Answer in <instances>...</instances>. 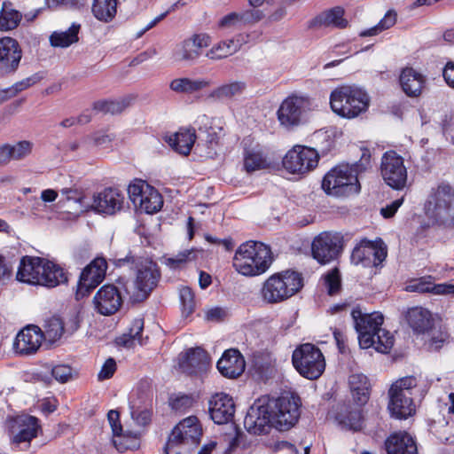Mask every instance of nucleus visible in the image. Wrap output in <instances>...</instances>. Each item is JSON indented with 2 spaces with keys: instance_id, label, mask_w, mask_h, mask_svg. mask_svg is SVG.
<instances>
[{
  "instance_id": "nucleus-1",
  "label": "nucleus",
  "mask_w": 454,
  "mask_h": 454,
  "mask_svg": "<svg viewBox=\"0 0 454 454\" xmlns=\"http://www.w3.org/2000/svg\"><path fill=\"white\" fill-rule=\"evenodd\" d=\"M300 397L285 392L278 398L264 395L250 406L244 419V427L253 434H264L271 427L279 431L292 428L300 418Z\"/></svg>"
},
{
  "instance_id": "nucleus-2",
  "label": "nucleus",
  "mask_w": 454,
  "mask_h": 454,
  "mask_svg": "<svg viewBox=\"0 0 454 454\" xmlns=\"http://www.w3.org/2000/svg\"><path fill=\"white\" fill-rule=\"evenodd\" d=\"M116 267L129 266L135 270L136 278L132 290L128 286V282L123 279L118 280L121 284L124 293L129 296L132 302H142L145 301L152 292L157 287L161 278L158 264L149 256L138 255L129 251L124 257L114 260Z\"/></svg>"
},
{
  "instance_id": "nucleus-3",
  "label": "nucleus",
  "mask_w": 454,
  "mask_h": 454,
  "mask_svg": "<svg viewBox=\"0 0 454 454\" xmlns=\"http://www.w3.org/2000/svg\"><path fill=\"white\" fill-rule=\"evenodd\" d=\"M371 168V153L362 149L360 160L352 165L340 164L332 168L324 176L322 189L332 196L340 197L357 193L360 191L358 175Z\"/></svg>"
},
{
  "instance_id": "nucleus-4",
  "label": "nucleus",
  "mask_w": 454,
  "mask_h": 454,
  "mask_svg": "<svg viewBox=\"0 0 454 454\" xmlns=\"http://www.w3.org/2000/svg\"><path fill=\"white\" fill-rule=\"evenodd\" d=\"M361 348H374L380 353H387L394 345V337L382 329L383 316L379 313L364 314L360 309L351 312Z\"/></svg>"
},
{
  "instance_id": "nucleus-5",
  "label": "nucleus",
  "mask_w": 454,
  "mask_h": 454,
  "mask_svg": "<svg viewBox=\"0 0 454 454\" xmlns=\"http://www.w3.org/2000/svg\"><path fill=\"white\" fill-rule=\"evenodd\" d=\"M348 384L356 406L351 403L338 404L335 419L343 427L357 431L362 428L361 407L370 398V383L365 375L356 373L349 376Z\"/></svg>"
},
{
  "instance_id": "nucleus-6",
  "label": "nucleus",
  "mask_w": 454,
  "mask_h": 454,
  "mask_svg": "<svg viewBox=\"0 0 454 454\" xmlns=\"http://www.w3.org/2000/svg\"><path fill=\"white\" fill-rule=\"evenodd\" d=\"M270 248L262 242L254 240L241 244L233 257L235 270L247 277L264 273L272 263Z\"/></svg>"
},
{
  "instance_id": "nucleus-7",
  "label": "nucleus",
  "mask_w": 454,
  "mask_h": 454,
  "mask_svg": "<svg viewBox=\"0 0 454 454\" xmlns=\"http://www.w3.org/2000/svg\"><path fill=\"white\" fill-rule=\"evenodd\" d=\"M303 286V278L294 270L275 273L262 284L260 294L264 302L277 304L297 294Z\"/></svg>"
},
{
  "instance_id": "nucleus-8",
  "label": "nucleus",
  "mask_w": 454,
  "mask_h": 454,
  "mask_svg": "<svg viewBox=\"0 0 454 454\" xmlns=\"http://www.w3.org/2000/svg\"><path fill=\"white\" fill-rule=\"evenodd\" d=\"M330 105L339 116L353 119L367 111L370 97L359 87L345 85L332 91Z\"/></svg>"
},
{
  "instance_id": "nucleus-9",
  "label": "nucleus",
  "mask_w": 454,
  "mask_h": 454,
  "mask_svg": "<svg viewBox=\"0 0 454 454\" xmlns=\"http://www.w3.org/2000/svg\"><path fill=\"white\" fill-rule=\"evenodd\" d=\"M427 217L438 225L454 222V189L447 184L433 188L424 205Z\"/></svg>"
},
{
  "instance_id": "nucleus-10",
  "label": "nucleus",
  "mask_w": 454,
  "mask_h": 454,
  "mask_svg": "<svg viewBox=\"0 0 454 454\" xmlns=\"http://www.w3.org/2000/svg\"><path fill=\"white\" fill-rule=\"evenodd\" d=\"M418 380L414 376H406L395 380L388 390L387 410L392 418L405 419L415 413L412 398Z\"/></svg>"
},
{
  "instance_id": "nucleus-11",
  "label": "nucleus",
  "mask_w": 454,
  "mask_h": 454,
  "mask_svg": "<svg viewBox=\"0 0 454 454\" xmlns=\"http://www.w3.org/2000/svg\"><path fill=\"white\" fill-rule=\"evenodd\" d=\"M202 436V427L197 417L190 416L172 430L165 445L166 454H182L196 448Z\"/></svg>"
},
{
  "instance_id": "nucleus-12",
  "label": "nucleus",
  "mask_w": 454,
  "mask_h": 454,
  "mask_svg": "<svg viewBox=\"0 0 454 454\" xmlns=\"http://www.w3.org/2000/svg\"><path fill=\"white\" fill-rule=\"evenodd\" d=\"M312 109L311 99L308 96L292 94L280 104L277 117L279 125L288 130H294L306 121L307 113Z\"/></svg>"
},
{
  "instance_id": "nucleus-13",
  "label": "nucleus",
  "mask_w": 454,
  "mask_h": 454,
  "mask_svg": "<svg viewBox=\"0 0 454 454\" xmlns=\"http://www.w3.org/2000/svg\"><path fill=\"white\" fill-rule=\"evenodd\" d=\"M292 362L297 372L309 380L318 379L325 369V361L321 350L311 343L297 347L293 352Z\"/></svg>"
},
{
  "instance_id": "nucleus-14",
  "label": "nucleus",
  "mask_w": 454,
  "mask_h": 454,
  "mask_svg": "<svg viewBox=\"0 0 454 454\" xmlns=\"http://www.w3.org/2000/svg\"><path fill=\"white\" fill-rule=\"evenodd\" d=\"M8 431L12 444L27 450L31 441L37 437L41 429L39 419L28 414H21L8 420Z\"/></svg>"
},
{
  "instance_id": "nucleus-15",
  "label": "nucleus",
  "mask_w": 454,
  "mask_h": 454,
  "mask_svg": "<svg viewBox=\"0 0 454 454\" xmlns=\"http://www.w3.org/2000/svg\"><path fill=\"white\" fill-rule=\"evenodd\" d=\"M343 238L340 233L324 231L314 238L311 244V254L320 264L334 261L340 254L343 247Z\"/></svg>"
},
{
  "instance_id": "nucleus-16",
  "label": "nucleus",
  "mask_w": 454,
  "mask_h": 454,
  "mask_svg": "<svg viewBox=\"0 0 454 454\" xmlns=\"http://www.w3.org/2000/svg\"><path fill=\"white\" fill-rule=\"evenodd\" d=\"M380 174L385 183L395 190H403L406 186L407 168L404 160L394 151L383 154Z\"/></svg>"
},
{
  "instance_id": "nucleus-17",
  "label": "nucleus",
  "mask_w": 454,
  "mask_h": 454,
  "mask_svg": "<svg viewBox=\"0 0 454 454\" xmlns=\"http://www.w3.org/2000/svg\"><path fill=\"white\" fill-rule=\"evenodd\" d=\"M318 154L311 148L296 145L283 159V167L292 174H304L317 166Z\"/></svg>"
},
{
  "instance_id": "nucleus-18",
  "label": "nucleus",
  "mask_w": 454,
  "mask_h": 454,
  "mask_svg": "<svg viewBox=\"0 0 454 454\" xmlns=\"http://www.w3.org/2000/svg\"><path fill=\"white\" fill-rule=\"evenodd\" d=\"M107 262L103 257H97L82 271L77 284L76 300L88 295L105 278Z\"/></svg>"
},
{
  "instance_id": "nucleus-19",
  "label": "nucleus",
  "mask_w": 454,
  "mask_h": 454,
  "mask_svg": "<svg viewBox=\"0 0 454 454\" xmlns=\"http://www.w3.org/2000/svg\"><path fill=\"white\" fill-rule=\"evenodd\" d=\"M105 285L96 293L93 302L95 309L101 315L111 316L116 313L123 301L122 285Z\"/></svg>"
},
{
  "instance_id": "nucleus-20",
  "label": "nucleus",
  "mask_w": 454,
  "mask_h": 454,
  "mask_svg": "<svg viewBox=\"0 0 454 454\" xmlns=\"http://www.w3.org/2000/svg\"><path fill=\"white\" fill-rule=\"evenodd\" d=\"M387 257V248L364 239L352 251L351 262L364 267L378 266Z\"/></svg>"
},
{
  "instance_id": "nucleus-21",
  "label": "nucleus",
  "mask_w": 454,
  "mask_h": 454,
  "mask_svg": "<svg viewBox=\"0 0 454 454\" xmlns=\"http://www.w3.org/2000/svg\"><path fill=\"white\" fill-rule=\"evenodd\" d=\"M22 52L18 42L12 37L0 39V75H7L16 72L19 67Z\"/></svg>"
},
{
  "instance_id": "nucleus-22",
  "label": "nucleus",
  "mask_w": 454,
  "mask_h": 454,
  "mask_svg": "<svg viewBox=\"0 0 454 454\" xmlns=\"http://www.w3.org/2000/svg\"><path fill=\"white\" fill-rule=\"evenodd\" d=\"M208 412L215 424H226L234 417L235 403L229 395L217 393L208 402Z\"/></svg>"
},
{
  "instance_id": "nucleus-23",
  "label": "nucleus",
  "mask_w": 454,
  "mask_h": 454,
  "mask_svg": "<svg viewBox=\"0 0 454 454\" xmlns=\"http://www.w3.org/2000/svg\"><path fill=\"white\" fill-rule=\"evenodd\" d=\"M123 195L114 188H106L94 195L91 208L98 214L114 215L122 208Z\"/></svg>"
},
{
  "instance_id": "nucleus-24",
  "label": "nucleus",
  "mask_w": 454,
  "mask_h": 454,
  "mask_svg": "<svg viewBox=\"0 0 454 454\" xmlns=\"http://www.w3.org/2000/svg\"><path fill=\"white\" fill-rule=\"evenodd\" d=\"M43 335L38 326H27L17 334L13 348L20 355L35 354L42 344Z\"/></svg>"
},
{
  "instance_id": "nucleus-25",
  "label": "nucleus",
  "mask_w": 454,
  "mask_h": 454,
  "mask_svg": "<svg viewBox=\"0 0 454 454\" xmlns=\"http://www.w3.org/2000/svg\"><path fill=\"white\" fill-rule=\"evenodd\" d=\"M47 259L41 257L23 256L18 268L16 279L20 282L38 286Z\"/></svg>"
},
{
  "instance_id": "nucleus-26",
  "label": "nucleus",
  "mask_w": 454,
  "mask_h": 454,
  "mask_svg": "<svg viewBox=\"0 0 454 454\" xmlns=\"http://www.w3.org/2000/svg\"><path fill=\"white\" fill-rule=\"evenodd\" d=\"M208 364V355L201 348H190L180 355L179 366L189 375H197L205 372Z\"/></svg>"
},
{
  "instance_id": "nucleus-27",
  "label": "nucleus",
  "mask_w": 454,
  "mask_h": 454,
  "mask_svg": "<svg viewBox=\"0 0 454 454\" xmlns=\"http://www.w3.org/2000/svg\"><path fill=\"white\" fill-rule=\"evenodd\" d=\"M219 372L229 379H236L245 371L246 363L243 356L238 349L226 350L217 362Z\"/></svg>"
},
{
  "instance_id": "nucleus-28",
  "label": "nucleus",
  "mask_w": 454,
  "mask_h": 454,
  "mask_svg": "<svg viewBox=\"0 0 454 454\" xmlns=\"http://www.w3.org/2000/svg\"><path fill=\"white\" fill-rule=\"evenodd\" d=\"M343 16L344 9L342 7H333L319 13L308 21V28L320 29L331 26L337 28H345L348 26V20Z\"/></svg>"
},
{
  "instance_id": "nucleus-29",
  "label": "nucleus",
  "mask_w": 454,
  "mask_h": 454,
  "mask_svg": "<svg viewBox=\"0 0 454 454\" xmlns=\"http://www.w3.org/2000/svg\"><path fill=\"white\" fill-rule=\"evenodd\" d=\"M385 447L387 454H418L416 442L406 432L390 434L385 442Z\"/></svg>"
},
{
  "instance_id": "nucleus-30",
  "label": "nucleus",
  "mask_w": 454,
  "mask_h": 454,
  "mask_svg": "<svg viewBox=\"0 0 454 454\" xmlns=\"http://www.w3.org/2000/svg\"><path fill=\"white\" fill-rule=\"evenodd\" d=\"M403 91L410 98L420 96L426 84V78L412 67L403 69L399 77Z\"/></svg>"
},
{
  "instance_id": "nucleus-31",
  "label": "nucleus",
  "mask_w": 454,
  "mask_h": 454,
  "mask_svg": "<svg viewBox=\"0 0 454 454\" xmlns=\"http://www.w3.org/2000/svg\"><path fill=\"white\" fill-rule=\"evenodd\" d=\"M406 320L416 333H427L434 326V318L431 312L421 307L410 309L406 314Z\"/></svg>"
},
{
  "instance_id": "nucleus-32",
  "label": "nucleus",
  "mask_w": 454,
  "mask_h": 454,
  "mask_svg": "<svg viewBox=\"0 0 454 454\" xmlns=\"http://www.w3.org/2000/svg\"><path fill=\"white\" fill-rule=\"evenodd\" d=\"M43 274L40 277L38 286L53 288L68 281L67 272L59 264L47 260Z\"/></svg>"
},
{
  "instance_id": "nucleus-33",
  "label": "nucleus",
  "mask_w": 454,
  "mask_h": 454,
  "mask_svg": "<svg viewBox=\"0 0 454 454\" xmlns=\"http://www.w3.org/2000/svg\"><path fill=\"white\" fill-rule=\"evenodd\" d=\"M194 129H180L175 135L168 137L167 143L177 153L188 155L196 141Z\"/></svg>"
},
{
  "instance_id": "nucleus-34",
  "label": "nucleus",
  "mask_w": 454,
  "mask_h": 454,
  "mask_svg": "<svg viewBox=\"0 0 454 454\" xmlns=\"http://www.w3.org/2000/svg\"><path fill=\"white\" fill-rule=\"evenodd\" d=\"M212 84L208 79L176 78L169 83V88L176 93L193 94L208 88Z\"/></svg>"
},
{
  "instance_id": "nucleus-35",
  "label": "nucleus",
  "mask_w": 454,
  "mask_h": 454,
  "mask_svg": "<svg viewBox=\"0 0 454 454\" xmlns=\"http://www.w3.org/2000/svg\"><path fill=\"white\" fill-rule=\"evenodd\" d=\"M247 89V83L243 81H232L228 83L222 84L215 88L207 96L216 101L225 99H232L237 96H240Z\"/></svg>"
},
{
  "instance_id": "nucleus-36",
  "label": "nucleus",
  "mask_w": 454,
  "mask_h": 454,
  "mask_svg": "<svg viewBox=\"0 0 454 454\" xmlns=\"http://www.w3.org/2000/svg\"><path fill=\"white\" fill-rule=\"evenodd\" d=\"M91 11L97 20L110 22L117 12V0H94Z\"/></svg>"
},
{
  "instance_id": "nucleus-37",
  "label": "nucleus",
  "mask_w": 454,
  "mask_h": 454,
  "mask_svg": "<svg viewBox=\"0 0 454 454\" xmlns=\"http://www.w3.org/2000/svg\"><path fill=\"white\" fill-rule=\"evenodd\" d=\"M21 18V13L12 8L10 2H4L0 11V30L8 31L16 28Z\"/></svg>"
},
{
  "instance_id": "nucleus-38",
  "label": "nucleus",
  "mask_w": 454,
  "mask_h": 454,
  "mask_svg": "<svg viewBox=\"0 0 454 454\" xmlns=\"http://www.w3.org/2000/svg\"><path fill=\"white\" fill-rule=\"evenodd\" d=\"M200 56V52L194 48V43L187 39L176 44L173 51V59L176 62L193 64Z\"/></svg>"
},
{
  "instance_id": "nucleus-39",
  "label": "nucleus",
  "mask_w": 454,
  "mask_h": 454,
  "mask_svg": "<svg viewBox=\"0 0 454 454\" xmlns=\"http://www.w3.org/2000/svg\"><path fill=\"white\" fill-rule=\"evenodd\" d=\"M407 290L419 293H433L434 294H454V283L432 284L419 281L409 285Z\"/></svg>"
},
{
  "instance_id": "nucleus-40",
  "label": "nucleus",
  "mask_w": 454,
  "mask_h": 454,
  "mask_svg": "<svg viewBox=\"0 0 454 454\" xmlns=\"http://www.w3.org/2000/svg\"><path fill=\"white\" fill-rule=\"evenodd\" d=\"M80 25L74 23L67 30L53 32L50 36L51 44L54 47H68L78 41Z\"/></svg>"
},
{
  "instance_id": "nucleus-41",
  "label": "nucleus",
  "mask_w": 454,
  "mask_h": 454,
  "mask_svg": "<svg viewBox=\"0 0 454 454\" xmlns=\"http://www.w3.org/2000/svg\"><path fill=\"white\" fill-rule=\"evenodd\" d=\"M162 205L163 200L161 195L154 187L151 186L148 191H146V193L142 196V199H139L137 207L147 214H153L160 210Z\"/></svg>"
},
{
  "instance_id": "nucleus-42",
  "label": "nucleus",
  "mask_w": 454,
  "mask_h": 454,
  "mask_svg": "<svg viewBox=\"0 0 454 454\" xmlns=\"http://www.w3.org/2000/svg\"><path fill=\"white\" fill-rule=\"evenodd\" d=\"M130 101L128 98L119 100H99L93 104V109L103 114H118L129 106Z\"/></svg>"
},
{
  "instance_id": "nucleus-43",
  "label": "nucleus",
  "mask_w": 454,
  "mask_h": 454,
  "mask_svg": "<svg viewBox=\"0 0 454 454\" xmlns=\"http://www.w3.org/2000/svg\"><path fill=\"white\" fill-rule=\"evenodd\" d=\"M397 20V13L395 10H388L380 22L374 27L359 33L361 37L374 36L394 27Z\"/></svg>"
},
{
  "instance_id": "nucleus-44",
  "label": "nucleus",
  "mask_w": 454,
  "mask_h": 454,
  "mask_svg": "<svg viewBox=\"0 0 454 454\" xmlns=\"http://www.w3.org/2000/svg\"><path fill=\"white\" fill-rule=\"evenodd\" d=\"M129 409L132 419L138 425L146 426L150 423L153 415L151 403L141 406L136 400H130Z\"/></svg>"
},
{
  "instance_id": "nucleus-45",
  "label": "nucleus",
  "mask_w": 454,
  "mask_h": 454,
  "mask_svg": "<svg viewBox=\"0 0 454 454\" xmlns=\"http://www.w3.org/2000/svg\"><path fill=\"white\" fill-rule=\"evenodd\" d=\"M64 333V323L59 317L49 318L44 325V332L43 338L50 342H55L59 340Z\"/></svg>"
},
{
  "instance_id": "nucleus-46",
  "label": "nucleus",
  "mask_w": 454,
  "mask_h": 454,
  "mask_svg": "<svg viewBox=\"0 0 454 454\" xmlns=\"http://www.w3.org/2000/svg\"><path fill=\"white\" fill-rule=\"evenodd\" d=\"M268 162L263 154L260 152L247 151L244 156V168L247 172L251 173L255 170L262 169L268 167Z\"/></svg>"
},
{
  "instance_id": "nucleus-47",
  "label": "nucleus",
  "mask_w": 454,
  "mask_h": 454,
  "mask_svg": "<svg viewBox=\"0 0 454 454\" xmlns=\"http://www.w3.org/2000/svg\"><path fill=\"white\" fill-rule=\"evenodd\" d=\"M324 285L329 295H336L341 289V277L339 269L329 270L323 278Z\"/></svg>"
},
{
  "instance_id": "nucleus-48",
  "label": "nucleus",
  "mask_w": 454,
  "mask_h": 454,
  "mask_svg": "<svg viewBox=\"0 0 454 454\" xmlns=\"http://www.w3.org/2000/svg\"><path fill=\"white\" fill-rule=\"evenodd\" d=\"M144 329V321L141 318L135 319L129 328L128 335L120 338L118 343L124 347H130L135 340H140Z\"/></svg>"
},
{
  "instance_id": "nucleus-49",
  "label": "nucleus",
  "mask_w": 454,
  "mask_h": 454,
  "mask_svg": "<svg viewBox=\"0 0 454 454\" xmlns=\"http://www.w3.org/2000/svg\"><path fill=\"white\" fill-rule=\"evenodd\" d=\"M43 76L39 74H34L20 82H15L12 87L8 88L5 92L10 93V98L15 97L18 93L30 88L34 84L39 82Z\"/></svg>"
},
{
  "instance_id": "nucleus-50",
  "label": "nucleus",
  "mask_w": 454,
  "mask_h": 454,
  "mask_svg": "<svg viewBox=\"0 0 454 454\" xmlns=\"http://www.w3.org/2000/svg\"><path fill=\"white\" fill-rule=\"evenodd\" d=\"M147 182L143 180H136L135 183L130 184L128 187V194L133 204L137 207L139 199H142L146 191L151 187Z\"/></svg>"
},
{
  "instance_id": "nucleus-51",
  "label": "nucleus",
  "mask_w": 454,
  "mask_h": 454,
  "mask_svg": "<svg viewBox=\"0 0 454 454\" xmlns=\"http://www.w3.org/2000/svg\"><path fill=\"white\" fill-rule=\"evenodd\" d=\"M180 301L183 314L188 317L193 312L195 308L194 294L190 287L184 286L180 289Z\"/></svg>"
},
{
  "instance_id": "nucleus-52",
  "label": "nucleus",
  "mask_w": 454,
  "mask_h": 454,
  "mask_svg": "<svg viewBox=\"0 0 454 454\" xmlns=\"http://www.w3.org/2000/svg\"><path fill=\"white\" fill-rule=\"evenodd\" d=\"M32 145V143L27 140L20 141L14 145H10L12 160H19L29 155Z\"/></svg>"
},
{
  "instance_id": "nucleus-53",
  "label": "nucleus",
  "mask_w": 454,
  "mask_h": 454,
  "mask_svg": "<svg viewBox=\"0 0 454 454\" xmlns=\"http://www.w3.org/2000/svg\"><path fill=\"white\" fill-rule=\"evenodd\" d=\"M221 27H236L241 28L245 27L240 12H231L225 15L219 22Z\"/></svg>"
},
{
  "instance_id": "nucleus-54",
  "label": "nucleus",
  "mask_w": 454,
  "mask_h": 454,
  "mask_svg": "<svg viewBox=\"0 0 454 454\" xmlns=\"http://www.w3.org/2000/svg\"><path fill=\"white\" fill-rule=\"evenodd\" d=\"M240 14L242 16L243 24H245V27L259 22L265 16L264 12L258 9L243 11L240 12Z\"/></svg>"
},
{
  "instance_id": "nucleus-55",
  "label": "nucleus",
  "mask_w": 454,
  "mask_h": 454,
  "mask_svg": "<svg viewBox=\"0 0 454 454\" xmlns=\"http://www.w3.org/2000/svg\"><path fill=\"white\" fill-rule=\"evenodd\" d=\"M51 372L55 380L61 383L68 381L72 376V368L66 364L56 365Z\"/></svg>"
},
{
  "instance_id": "nucleus-56",
  "label": "nucleus",
  "mask_w": 454,
  "mask_h": 454,
  "mask_svg": "<svg viewBox=\"0 0 454 454\" xmlns=\"http://www.w3.org/2000/svg\"><path fill=\"white\" fill-rule=\"evenodd\" d=\"M13 266L8 258L0 254V284H4L12 277Z\"/></svg>"
},
{
  "instance_id": "nucleus-57",
  "label": "nucleus",
  "mask_w": 454,
  "mask_h": 454,
  "mask_svg": "<svg viewBox=\"0 0 454 454\" xmlns=\"http://www.w3.org/2000/svg\"><path fill=\"white\" fill-rule=\"evenodd\" d=\"M60 192L62 195L66 196L67 200H73L81 205L83 203L85 196L82 189L74 186L69 188H63Z\"/></svg>"
},
{
  "instance_id": "nucleus-58",
  "label": "nucleus",
  "mask_w": 454,
  "mask_h": 454,
  "mask_svg": "<svg viewBox=\"0 0 454 454\" xmlns=\"http://www.w3.org/2000/svg\"><path fill=\"white\" fill-rule=\"evenodd\" d=\"M235 52V47L229 50H224V47L221 43H219L217 46H215L210 51H208L206 56L210 59L217 60L226 58Z\"/></svg>"
},
{
  "instance_id": "nucleus-59",
  "label": "nucleus",
  "mask_w": 454,
  "mask_h": 454,
  "mask_svg": "<svg viewBox=\"0 0 454 454\" xmlns=\"http://www.w3.org/2000/svg\"><path fill=\"white\" fill-rule=\"evenodd\" d=\"M193 403V398L188 395H183L180 396H176L172 400L171 405L172 408L176 411H184L186 409L190 408Z\"/></svg>"
},
{
  "instance_id": "nucleus-60",
  "label": "nucleus",
  "mask_w": 454,
  "mask_h": 454,
  "mask_svg": "<svg viewBox=\"0 0 454 454\" xmlns=\"http://www.w3.org/2000/svg\"><path fill=\"white\" fill-rule=\"evenodd\" d=\"M116 370V363L114 358H108L103 364L100 372L98 374L99 380L110 379Z\"/></svg>"
},
{
  "instance_id": "nucleus-61",
  "label": "nucleus",
  "mask_w": 454,
  "mask_h": 454,
  "mask_svg": "<svg viewBox=\"0 0 454 454\" xmlns=\"http://www.w3.org/2000/svg\"><path fill=\"white\" fill-rule=\"evenodd\" d=\"M192 252L186 250L184 252L179 253L175 257H169L166 259V264L171 269L180 268L184 263H185L189 260V256Z\"/></svg>"
},
{
  "instance_id": "nucleus-62",
  "label": "nucleus",
  "mask_w": 454,
  "mask_h": 454,
  "mask_svg": "<svg viewBox=\"0 0 454 454\" xmlns=\"http://www.w3.org/2000/svg\"><path fill=\"white\" fill-rule=\"evenodd\" d=\"M109 424L114 436H121L122 427L120 423V414L117 411L111 410L107 414Z\"/></svg>"
},
{
  "instance_id": "nucleus-63",
  "label": "nucleus",
  "mask_w": 454,
  "mask_h": 454,
  "mask_svg": "<svg viewBox=\"0 0 454 454\" xmlns=\"http://www.w3.org/2000/svg\"><path fill=\"white\" fill-rule=\"evenodd\" d=\"M403 202V199H398L391 202L389 205H387L385 207H382L380 213L383 217L390 218L392 217L397 211V209L401 207Z\"/></svg>"
},
{
  "instance_id": "nucleus-64",
  "label": "nucleus",
  "mask_w": 454,
  "mask_h": 454,
  "mask_svg": "<svg viewBox=\"0 0 454 454\" xmlns=\"http://www.w3.org/2000/svg\"><path fill=\"white\" fill-rule=\"evenodd\" d=\"M187 41L194 43V48L201 53V50L208 46V36L204 34L193 35Z\"/></svg>"
}]
</instances>
